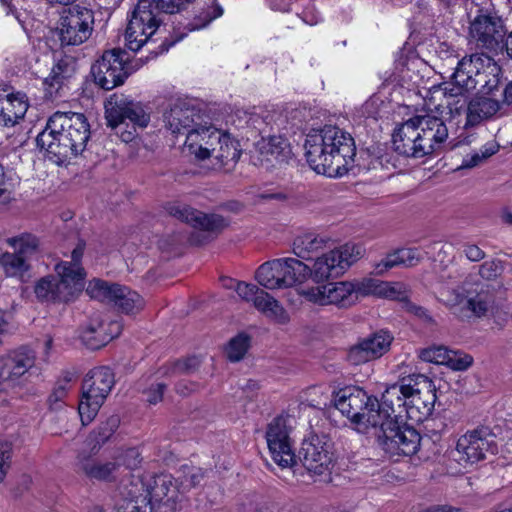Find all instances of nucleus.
<instances>
[{"instance_id":"f257e3e1","label":"nucleus","mask_w":512,"mask_h":512,"mask_svg":"<svg viewBox=\"0 0 512 512\" xmlns=\"http://www.w3.org/2000/svg\"><path fill=\"white\" fill-rule=\"evenodd\" d=\"M421 64L417 58L399 61L395 80L408 91L417 90L430 110L447 108L452 116L459 115L466 104V94L475 89L491 93L500 86L499 66L483 54H472L458 61L449 82L422 89L419 87L420 77L415 72Z\"/></svg>"},{"instance_id":"f03ea898","label":"nucleus","mask_w":512,"mask_h":512,"mask_svg":"<svg viewBox=\"0 0 512 512\" xmlns=\"http://www.w3.org/2000/svg\"><path fill=\"white\" fill-rule=\"evenodd\" d=\"M435 385L423 374H411L387 386L383 392L384 411L388 427L397 421L423 422L434 409Z\"/></svg>"},{"instance_id":"7ed1b4c3","label":"nucleus","mask_w":512,"mask_h":512,"mask_svg":"<svg viewBox=\"0 0 512 512\" xmlns=\"http://www.w3.org/2000/svg\"><path fill=\"white\" fill-rule=\"evenodd\" d=\"M305 155L310 167L330 178L345 175L354 163V140L343 129L326 125L306 136Z\"/></svg>"},{"instance_id":"20e7f679","label":"nucleus","mask_w":512,"mask_h":512,"mask_svg":"<svg viewBox=\"0 0 512 512\" xmlns=\"http://www.w3.org/2000/svg\"><path fill=\"white\" fill-rule=\"evenodd\" d=\"M90 137L86 117L75 112H56L36 137V144L52 162L62 165L81 154Z\"/></svg>"},{"instance_id":"39448f33","label":"nucleus","mask_w":512,"mask_h":512,"mask_svg":"<svg viewBox=\"0 0 512 512\" xmlns=\"http://www.w3.org/2000/svg\"><path fill=\"white\" fill-rule=\"evenodd\" d=\"M184 151L197 161H209L213 169H231L240 158L238 142L212 125L188 130Z\"/></svg>"},{"instance_id":"423d86ee","label":"nucleus","mask_w":512,"mask_h":512,"mask_svg":"<svg viewBox=\"0 0 512 512\" xmlns=\"http://www.w3.org/2000/svg\"><path fill=\"white\" fill-rule=\"evenodd\" d=\"M333 400L336 409L350 419L360 433H368L370 429L377 430L379 425H386L383 396L379 402L363 389L347 386L339 389Z\"/></svg>"},{"instance_id":"0eeeda50","label":"nucleus","mask_w":512,"mask_h":512,"mask_svg":"<svg viewBox=\"0 0 512 512\" xmlns=\"http://www.w3.org/2000/svg\"><path fill=\"white\" fill-rule=\"evenodd\" d=\"M84 244L79 243L72 251L71 261H62L55 267L59 279L45 277L34 287L37 297L50 301H69L84 287L85 271L81 266Z\"/></svg>"},{"instance_id":"6e6552de","label":"nucleus","mask_w":512,"mask_h":512,"mask_svg":"<svg viewBox=\"0 0 512 512\" xmlns=\"http://www.w3.org/2000/svg\"><path fill=\"white\" fill-rule=\"evenodd\" d=\"M105 118L108 126L116 130L123 142L128 143L135 138L137 128L148 126L150 111L140 102L113 94L105 103Z\"/></svg>"},{"instance_id":"1a4fd4ad","label":"nucleus","mask_w":512,"mask_h":512,"mask_svg":"<svg viewBox=\"0 0 512 512\" xmlns=\"http://www.w3.org/2000/svg\"><path fill=\"white\" fill-rule=\"evenodd\" d=\"M141 481V494L150 502V510L154 512H175L181 496L196 484V475L180 484L169 474L132 476Z\"/></svg>"},{"instance_id":"9d476101","label":"nucleus","mask_w":512,"mask_h":512,"mask_svg":"<svg viewBox=\"0 0 512 512\" xmlns=\"http://www.w3.org/2000/svg\"><path fill=\"white\" fill-rule=\"evenodd\" d=\"M255 279L267 290L298 287L310 279L308 264L295 257L273 259L258 267Z\"/></svg>"},{"instance_id":"9b49d317","label":"nucleus","mask_w":512,"mask_h":512,"mask_svg":"<svg viewBox=\"0 0 512 512\" xmlns=\"http://www.w3.org/2000/svg\"><path fill=\"white\" fill-rule=\"evenodd\" d=\"M364 253V247L355 243H346L322 253L313 259L311 265H308L309 278L316 284L338 278L361 259Z\"/></svg>"},{"instance_id":"f8f14e48","label":"nucleus","mask_w":512,"mask_h":512,"mask_svg":"<svg viewBox=\"0 0 512 512\" xmlns=\"http://www.w3.org/2000/svg\"><path fill=\"white\" fill-rule=\"evenodd\" d=\"M115 384L114 374L108 367L90 370L82 384L78 412L83 425H88L97 415Z\"/></svg>"},{"instance_id":"ddd939ff","label":"nucleus","mask_w":512,"mask_h":512,"mask_svg":"<svg viewBox=\"0 0 512 512\" xmlns=\"http://www.w3.org/2000/svg\"><path fill=\"white\" fill-rule=\"evenodd\" d=\"M160 8L153 0H139L129 20L125 40L129 50L137 52L160 29L163 22Z\"/></svg>"},{"instance_id":"4468645a","label":"nucleus","mask_w":512,"mask_h":512,"mask_svg":"<svg viewBox=\"0 0 512 512\" xmlns=\"http://www.w3.org/2000/svg\"><path fill=\"white\" fill-rule=\"evenodd\" d=\"M487 453H498L496 436L488 429H478L459 437L453 452V459L461 466L467 467L483 460Z\"/></svg>"},{"instance_id":"2eb2a0df","label":"nucleus","mask_w":512,"mask_h":512,"mask_svg":"<svg viewBox=\"0 0 512 512\" xmlns=\"http://www.w3.org/2000/svg\"><path fill=\"white\" fill-rule=\"evenodd\" d=\"M7 244L13 248V252H5L0 255V269L6 277L26 282L30 277L32 236L22 234L11 237L7 239Z\"/></svg>"},{"instance_id":"dca6fc26","label":"nucleus","mask_w":512,"mask_h":512,"mask_svg":"<svg viewBox=\"0 0 512 512\" xmlns=\"http://www.w3.org/2000/svg\"><path fill=\"white\" fill-rule=\"evenodd\" d=\"M406 421H397L395 427L379 425L377 436L381 439L385 451L391 455L411 456L420 446V435L411 427H402Z\"/></svg>"},{"instance_id":"f3484780","label":"nucleus","mask_w":512,"mask_h":512,"mask_svg":"<svg viewBox=\"0 0 512 512\" xmlns=\"http://www.w3.org/2000/svg\"><path fill=\"white\" fill-rule=\"evenodd\" d=\"M125 53L120 49L105 51L91 68L95 83L104 90H111L123 84L125 71Z\"/></svg>"},{"instance_id":"a211bd4d","label":"nucleus","mask_w":512,"mask_h":512,"mask_svg":"<svg viewBox=\"0 0 512 512\" xmlns=\"http://www.w3.org/2000/svg\"><path fill=\"white\" fill-rule=\"evenodd\" d=\"M92 11L80 6L70 7L63 12L59 34L64 45H79L88 39L92 30Z\"/></svg>"},{"instance_id":"6ab92c4d","label":"nucleus","mask_w":512,"mask_h":512,"mask_svg":"<svg viewBox=\"0 0 512 512\" xmlns=\"http://www.w3.org/2000/svg\"><path fill=\"white\" fill-rule=\"evenodd\" d=\"M300 295L307 301L320 305L348 307L355 302L354 286L351 281L329 282L302 289Z\"/></svg>"},{"instance_id":"aec40b11","label":"nucleus","mask_w":512,"mask_h":512,"mask_svg":"<svg viewBox=\"0 0 512 512\" xmlns=\"http://www.w3.org/2000/svg\"><path fill=\"white\" fill-rule=\"evenodd\" d=\"M499 90L484 93L480 90L469 100L462 111L466 113L465 127H476L485 121L505 115L503 103L497 98Z\"/></svg>"},{"instance_id":"412c9836","label":"nucleus","mask_w":512,"mask_h":512,"mask_svg":"<svg viewBox=\"0 0 512 512\" xmlns=\"http://www.w3.org/2000/svg\"><path fill=\"white\" fill-rule=\"evenodd\" d=\"M468 35L478 47L493 50L502 43L505 29L501 18L480 13L471 20Z\"/></svg>"},{"instance_id":"4be33fe9","label":"nucleus","mask_w":512,"mask_h":512,"mask_svg":"<svg viewBox=\"0 0 512 512\" xmlns=\"http://www.w3.org/2000/svg\"><path fill=\"white\" fill-rule=\"evenodd\" d=\"M300 459L309 473L322 475L332 465L331 446L318 436H313L302 443Z\"/></svg>"},{"instance_id":"5701e85b","label":"nucleus","mask_w":512,"mask_h":512,"mask_svg":"<svg viewBox=\"0 0 512 512\" xmlns=\"http://www.w3.org/2000/svg\"><path fill=\"white\" fill-rule=\"evenodd\" d=\"M420 137V150L423 155L433 153L448 138V129L444 121L435 115H418L413 117Z\"/></svg>"},{"instance_id":"b1692460","label":"nucleus","mask_w":512,"mask_h":512,"mask_svg":"<svg viewBox=\"0 0 512 512\" xmlns=\"http://www.w3.org/2000/svg\"><path fill=\"white\" fill-rule=\"evenodd\" d=\"M32 368V349L23 345L0 355V373L9 385L20 384Z\"/></svg>"},{"instance_id":"393cba45","label":"nucleus","mask_w":512,"mask_h":512,"mask_svg":"<svg viewBox=\"0 0 512 512\" xmlns=\"http://www.w3.org/2000/svg\"><path fill=\"white\" fill-rule=\"evenodd\" d=\"M122 330L118 321H104L95 317L82 327L79 332L81 342L91 350L100 349L117 337Z\"/></svg>"},{"instance_id":"a878e982","label":"nucleus","mask_w":512,"mask_h":512,"mask_svg":"<svg viewBox=\"0 0 512 512\" xmlns=\"http://www.w3.org/2000/svg\"><path fill=\"white\" fill-rule=\"evenodd\" d=\"M393 336L387 331H379L353 346L348 353L349 361L360 365L383 356L390 349Z\"/></svg>"},{"instance_id":"bb28decb","label":"nucleus","mask_w":512,"mask_h":512,"mask_svg":"<svg viewBox=\"0 0 512 512\" xmlns=\"http://www.w3.org/2000/svg\"><path fill=\"white\" fill-rule=\"evenodd\" d=\"M168 212L175 218L203 231L216 232L227 225V221L222 216L207 215L186 205H172L168 208Z\"/></svg>"},{"instance_id":"cd10ccee","label":"nucleus","mask_w":512,"mask_h":512,"mask_svg":"<svg viewBox=\"0 0 512 512\" xmlns=\"http://www.w3.org/2000/svg\"><path fill=\"white\" fill-rule=\"evenodd\" d=\"M139 488L142 486L137 478H130L128 482L122 483L115 512H154L150 510V502L141 494Z\"/></svg>"},{"instance_id":"c85d7f7f","label":"nucleus","mask_w":512,"mask_h":512,"mask_svg":"<svg viewBox=\"0 0 512 512\" xmlns=\"http://www.w3.org/2000/svg\"><path fill=\"white\" fill-rule=\"evenodd\" d=\"M201 116L196 109L184 102L174 104L164 114L165 126L173 134H186L200 124Z\"/></svg>"},{"instance_id":"c756f323","label":"nucleus","mask_w":512,"mask_h":512,"mask_svg":"<svg viewBox=\"0 0 512 512\" xmlns=\"http://www.w3.org/2000/svg\"><path fill=\"white\" fill-rule=\"evenodd\" d=\"M28 108L25 95L9 93L7 89L0 88V125L14 126L25 116Z\"/></svg>"},{"instance_id":"7c9ffc66","label":"nucleus","mask_w":512,"mask_h":512,"mask_svg":"<svg viewBox=\"0 0 512 512\" xmlns=\"http://www.w3.org/2000/svg\"><path fill=\"white\" fill-rule=\"evenodd\" d=\"M420 134L413 118L402 123L393 133V146L396 152L408 157H423L419 146Z\"/></svg>"},{"instance_id":"2f4dec72","label":"nucleus","mask_w":512,"mask_h":512,"mask_svg":"<svg viewBox=\"0 0 512 512\" xmlns=\"http://www.w3.org/2000/svg\"><path fill=\"white\" fill-rule=\"evenodd\" d=\"M258 150L260 152L261 163L266 167L281 164L287 161L291 156L290 145L285 138L279 135L270 137H262L258 142Z\"/></svg>"},{"instance_id":"473e14b6","label":"nucleus","mask_w":512,"mask_h":512,"mask_svg":"<svg viewBox=\"0 0 512 512\" xmlns=\"http://www.w3.org/2000/svg\"><path fill=\"white\" fill-rule=\"evenodd\" d=\"M423 259L417 248H400L388 253L383 259L374 264V273L383 275L395 267H413Z\"/></svg>"},{"instance_id":"72a5a7b5","label":"nucleus","mask_w":512,"mask_h":512,"mask_svg":"<svg viewBox=\"0 0 512 512\" xmlns=\"http://www.w3.org/2000/svg\"><path fill=\"white\" fill-rule=\"evenodd\" d=\"M76 72V63L72 57H64L52 68L49 77L43 81L45 94L52 99L59 93L65 81L70 79Z\"/></svg>"},{"instance_id":"f704fd0d","label":"nucleus","mask_w":512,"mask_h":512,"mask_svg":"<svg viewBox=\"0 0 512 512\" xmlns=\"http://www.w3.org/2000/svg\"><path fill=\"white\" fill-rule=\"evenodd\" d=\"M86 293L93 299L101 302H111V298L122 299L128 297L131 301H137V292L132 291L128 287L118 284H108L100 279H93L88 283Z\"/></svg>"},{"instance_id":"c9c22d12","label":"nucleus","mask_w":512,"mask_h":512,"mask_svg":"<svg viewBox=\"0 0 512 512\" xmlns=\"http://www.w3.org/2000/svg\"><path fill=\"white\" fill-rule=\"evenodd\" d=\"M296 419L291 415H280L274 418L266 429L267 445L279 443H295L294 430Z\"/></svg>"},{"instance_id":"e433bc0d","label":"nucleus","mask_w":512,"mask_h":512,"mask_svg":"<svg viewBox=\"0 0 512 512\" xmlns=\"http://www.w3.org/2000/svg\"><path fill=\"white\" fill-rule=\"evenodd\" d=\"M327 239L314 233L297 236L293 242V252L297 258L308 260L314 254L322 252L327 246Z\"/></svg>"},{"instance_id":"4c0bfd02","label":"nucleus","mask_w":512,"mask_h":512,"mask_svg":"<svg viewBox=\"0 0 512 512\" xmlns=\"http://www.w3.org/2000/svg\"><path fill=\"white\" fill-rule=\"evenodd\" d=\"M259 293L260 295L256 298L255 304L253 305L254 308L266 317L280 324L287 323L289 321V315L280 302L264 289Z\"/></svg>"},{"instance_id":"58836bf2","label":"nucleus","mask_w":512,"mask_h":512,"mask_svg":"<svg viewBox=\"0 0 512 512\" xmlns=\"http://www.w3.org/2000/svg\"><path fill=\"white\" fill-rule=\"evenodd\" d=\"M120 464L114 462H97L85 460L81 463V470L90 478L97 480H110L114 477Z\"/></svg>"},{"instance_id":"ea45409f","label":"nucleus","mask_w":512,"mask_h":512,"mask_svg":"<svg viewBox=\"0 0 512 512\" xmlns=\"http://www.w3.org/2000/svg\"><path fill=\"white\" fill-rule=\"evenodd\" d=\"M271 459L280 468H292L296 464L295 443L267 445Z\"/></svg>"},{"instance_id":"a19ab883","label":"nucleus","mask_w":512,"mask_h":512,"mask_svg":"<svg viewBox=\"0 0 512 512\" xmlns=\"http://www.w3.org/2000/svg\"><path fill=\"white\" fill-rule=\"evenodd\" d=\"M251 345L250 337L245 333H239L228 342L225 352L231 362H238L244 358Z\"/></svg>"},{"instance_id":"79ce46f5","label":"nucleus","mask_w":512,"mask_h":512,"mask_svg":"<svg viewBox=\"0 0 512 512\" xmlns=\"http://www.w3.org/2000/svg\"><path fill=\"white\" fill-rule=\"evenodd\" d=\"M227 288L234 289L239 298L247 303L255 304L256 298L263 289L252 283L228 279L224 284Z\"/></svg>"},{"instance_id":"37998d69","label":"nucleus","mask_w":512,"mask_h":512,"mask_svg":"<svg viewBox=\"0 0 512 512\" xmlns=\"http://www.w3.org/2000/svg\"><path fill=\"white\" fill-rule=\"evenodd\" d=\"M499 150V145L496 142H488L483 145L479 151H474L463 158L461 168H474L480 165L484 160L496 154Z\"/></svg>"},{"instance_id":"c03bdc74","label":"nucleus","mask_w":512,"mask_h":512,"mask_svg":"<svg viewBox=\"0 0 512 512\" xmlns=\"http://www.w3.org/2000/svg\"><path fill=\"white\" fill-rule=\"evenodd\" d=\"M223 8L213 2L207 5L199 15L196 16L194 22L189 23V31L199 30L206 27L213 20L223 15Z\"/></svg>"},{"instance_id":"a18cd8bd","label":"nucleus","mask_w":512,"mask_h":512,"mask_svg":"<svg viewBox=\"0 0 512 512\" xmlns=\"http://www.w3.org/2000/svg\"><path fill=\"white\" fill-rule=\"evenodd\" d=\"M390 300L406 301L407 288L402 282L381 281L378 296Z\"/></svg>"},{"instance_id":"49530a36","label":"nucleus","mask_w":512,"mask_h":512,"mask_svg":"<svg viewBox=\"0 0 512 512\" xmlns=\"http://www.w3.org/2000/svg\"><path fill=\"white\" fill-rule=\"evenodd\" d=\"M73 374L65 372L55 383L53 391L49 396V402L56 405L62 402L68 395V392L72 388Z\"/></svg>"},{"instance_id":"de8ad7c7","label":"nucleus","mask_w":512,"mask_h":512,"mask_svg":"<svg viewBox=\"0 0 512 512\" xmlns=\"http://www.w3.org/2000/svg\"><path fill=\"white\" fill-rule=\"evenodd\" d=\"M354 286V298L358 296H378L381 280L373 278H364L361 280L351 281Z\"/></svg>"},{"instance_id":"09e8293b","label":"nucleus","mask_w":512,"mask_h":512,"mask_svg":"<svg viewBox=\"0 0 512 512\" xmlns=\"http://www.w3.org/2000/svg\"><path fill=\"white\" fill-rule=\"evenodd\" d=\"M450 350H448L444 346H432L425 349H422L419 352V357L425 361L438 365H445L447 362V356L449 355Z\"/></svg>"},{"instance_id":"8fccbe9b","label":"nucleus","mask_w":512,"mask_h":512,"mask_svg":"<svg viewBox=\"0 0 512 512\" xmlns=\"http://www.w3.org/2000/svg\"><path fill=\"white\" fill-rule=\"evenodd\" d=\"M473 364V357L461 351L450 350L445 363L450 369L455 371H465Z\"/></svg>"},{"instance_id":"3c124183","label":"nucleus","mask_w":512,"mask_h":512,"mask_svg":"<svg viewBox=\"0 0 512 512\" xmlns=\"http://www.w3.org/2000/svg\"><path fill=\"white\" fill-rule=\"evenodd\" d=\"M468 296H465L462 288L443 290L440 294V300L450 308L459 306L466 307Z\"/></svg>"},{"instance_id":"603ef678","label":"nucleus","mask_w":512,"mask_h":512,"mask_svg":"<svg viewBox=\"0 0 512 512\" xmlns=\"http://www.w3.org/2000/svg\"><path fill=\"white\" fill-rule=\"evenodd\" d=\"M52 348V338L47 336L43 342L37 344L36 356H34V368L44 370L49 363Z\"/></svg>"},{"instance_id":"864d4df0","label":"nucleus","mask_w":512,"mask_h":512,"mask_svg":"<svg viewBox=\"0 0 512 512\" xmlns=\"http://www.w3.org/2000/svg\"><path fill=\"white\" fill-rule=\"evenodd\" d=\"M504 266L501 260L485 261L479 268V275L485 280H494L502 274Z\"/></svg>"},{"instance_id":"5fc2aeb1","label":"nucleus","mask_w":512,"mask_h":512,"mask_svg":"<svg viewBox=\"0 0 512 512\" xmlns=\"http://www.w3.org/2000/svg\"><path fill=\"white\" fill-rule=\"evenodd\" d=\"M466 307L473 313V315L481 317L488 311L489 301L483 294L469 296L466 301Z\"/></svg>"},{"instance_id":"6e6d98bb","label":"nucleus","mask_w":512,"mask_h":512,"mask_svg":"<svg viewBox=\"0 0 512 512\" xmlns=\"http://www.w3.org/2000/svg\"><path fill=\"white\" fill-rule=\"evenodd\" d=\"M138 300L131 301L128 297H123L122 299H116L114 297L111 298V302L115 306H117L122 312L126 314L136 313L143 308L144 302L142 297L137 293Z\"/></svg>"},{"instance_id":"4d7b16f0","label":"nucleus","mask_w":512,"mask_h":512,"mask_svg":"<svg viewBox=\"0 0 512 512\" xmlns=\"http://www.w3.org/2000/svg\"><path fill=\"white\" fill-rule=\"evenodd\" d=\"M11 449L8 444L0 443V483H2L10 469Z\"/></svg>"},{"instance_id":"13d9d810","label":"nucleus","mask_w":512,"mask_h":512,"mask_svg":"<svg viewBox=\"0 0 512 512\" xmlns=\"http://www.w3.org/2000/svg\"><path fill=\"white\" fill-rule=\"evenodd\" d=\"M165 384L162 382L151 383L150 386L143 391L146 401L150 404H157L162 400Z\"/></svg>"},{"instance_id":"bf43d9fd","label":"nucleus","mask_w":512,"mask_h":512,"mask_svg":"<svg viewBox=\"0 0 512 512\" xmlns=\"http://www.w3.org/2000/svg\"><path fill=\"white\" fill-rule=\"evenodd\" d=\"M156 8H160L163 13L173 14L180 11L184 5L191 0H153Z\"/></svg>"},{"instance_id":"052dcab7","label":"nucleus","mask_w":512,"mask_h":512,"mask_svg":"<svg viewBox=\"0 0 512 512\" xmlns=\"http://www.w3.org/2000/svg\"><path fill=\"white\" fill-rule=\"evenodd\" d=\"M465 257L472 262H478L485 257V252L475 244L466 243L463 245Z\"/></svg>"},{"instance_id":"680f3d73","label":"nucleus","mask_w":512,"mask_h":512,"mask_svg":"<svg viewBox=\"0 0 512 512\" xmlns=\"http://www.w3.org/2000/svg\"><path fill=\"white\" fill-rule=\"evenodd\" d=\"M117 464L124 465L129 469L135 468L139 464L138 451L135 448L127 449Z\"/></svg>"},{"instance_id":"e2e57ef3","label":"nucleus","mask_w":512,"mask_h":512,"mask_svg":"<svg viewBox=\"0 0 512 512\" xmlns=\"http://www.w3.org/2000/svg\"><path fill=\"white\" fill-rule=\"evenodd\" d=\"M499 452L503 457L512 461V431H507L501 439L500 449L498 448V453Z\"/></svg>"},{"instance_id":"0e129e2a","label":"nucleus","mask_w":512,"mask_h":512,"mask_svg":"<svg viewBox=\"0 0 512 512\" xmlns=\"http://www.w3.org/2000/svg\"><path fill=\"white\" fill-rule=\"evenodd\" d=\"M405 303V308L408 312L414 314L415 316L423 319L424 321H431V317L428 314L427 310L423 307L417 306L409 301H403Z\"/></svg>"},{"instance_id":"69168bd1","label":"nucleus","mask_w":512,"mask_h":512,"mask_svg":"<svg viewBox=\"0 0 512 512\" xmlns=\"http://www.w3.org/2000/svg\"><path fill=\"white\" fill-rule=\"evenodd\" d=\"M405 303V308L408 312L414 314L415 316L423 319L424 321H431V317L428 314L427 310L423 307L417 306L409 301H403Z\"/></svg>"},{"instance_id":"338daca9","label":"nucleus","mask_w":512,"mask_h":512,"mask_svg":"<svg viewBox=\"0 0 512 512\" xmlns=\"http://www.w3.org/2000/svg\"><path fill=\"white\" fill-rule=\"evenodd\" d=\"M405 303V308L408 312L414 314L415 316L423 319L424 321H431V317L428 314L427 310L423 307L417 306L409 301H403Z\"/></svg>"},{"instance_id":"774afa93","label":"nucleus","mask_w":512,"mask_h":512,"mask_svg":"<svg viewBox=\"0 0 512 512\" xmlns=\"http://www.w3.org/2000/svg\"><path fill=\"white\" fill-rule=\"evenodd\" d=\"M302 19L306 24L316 25L322 20V17L314 7H307L302 13Z\"/></svg>"}]
</instances>
